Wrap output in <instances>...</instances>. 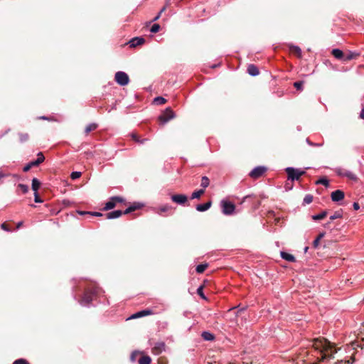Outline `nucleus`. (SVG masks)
<instances>
[{
  "mask_svg": "<svg viewBox=\"0 0 364 364\" xmlns=\"http://www.w3.org/2000/svg\"><path fill=\"white\" fill-rule=\"evenodd\" d=\"M313 347L322 353L321 360L326 358H333V354L337 352L334 346L326 338H318L313 340Z\"/></svg>",
  "mask_w": 364,
  "mask_h": 364,
  "instance_id": "obj_1",
  "label": "nucleus"
},
{
  "mask_svg": "<svg viewBox=\"0 0 364 364\" xmlns=\"http://www.w3.org/2000/svg\"><path fill=\"white\" fill-rule=\"evenodd\" d=\"M141 205L139 204V203H134L132 205L129 206V208H127L124 211H122V210H114V211H112V212H109L108 213H107L105 215H106V218L107 219H114V218H117L119 217H120L121 215H122L123 214L126 215V214H129L132 212H134L136 210H139L141 208Z\"/></svg>",
  "mask_w": 364,
  "mask_h": 364,
  "instance_id": "obj_2",
  "label": "nucleus"
},
{
  "mask_svg": "<svg viewBox=\"0 0 364 364\" xmlns=\"http://www.w3.org/2000/svg\"><path fill=\"white\" fill-rule=\"evenodd\" d=\"M95 294H96V290L95 289H85L82 299L79 301L80 304L82 306H88L93 300V298H94Z\"/></svg>",
  "mask_w": 364,
  "mask_h": 364,
  "instance_id": "obj_3",
  "label": "nucleus"
},
{
  "mask_svg": "<svg viewBox=\"0 0 364 364\" xmlns=\"http://www.w3.org/2000/svg\"><path fill=\"white\" fill-rule=\"evenodd\" d=\"M288 176V181H294V180H299L300 177L305 174L304 171H301L292 167H288L285 169Z\"/></svg>",
  "mask_w": 364,
  "mask_h": 364,
  "instance_id": "obj_4",
  "label": "nucleus"
},
{
  "mask_svg": "<svg viewBox=\"0 0 364 364\" xmlns=\"http://www.w3.org/2000/svg\"><path fill=\"white\" fill-rule=\"evenodd\" d=\"M175 117V114L173 111L170 108L167 107L158 117L159 121L164 124L168 122L169 120L173 119Z\"/></svg>",
  "mask_w": 364,
  "mask_h": 364,
  "instance_id": "obj_5",
  "label": "nucleus"
},
{
  "mask_svg": "<svg viewBox=\"0 0 364 364\" xmlns=\"http://www.w3.org/2000/svg\"><path fill=\"white\" fill-rule=\"evenodd\" d=\"M221 206L223 213L228 215L232 214L235 209V205H234V203L229 202L228 200H222Z\"/></svg>",
  "mask_w": 364,
  "mask_h": 364,
  "instance_id": "obj_6",
  "label": "nucleus"
},
{
  "mask_svg": "<svg viewBox=\"0 0 364 364\" xmlns=\"http://www.w3.org/2000/svg\"><path fill=\"white\" fill-rule=\"evenodd\" d=\"M114 79L116 82L122 86L127 85L129 81L127 74L122 71L116 73Z\"/></svg>",
  "mask_w": 364,
  "mask_h": 364,
  "instance_id": "obj_7",
  "label": "nucleus"
},
{
  "mask_svg": "<svg viewBox=\"0 0 364 364\" xmlns=\"http://www.w3.org/2000/svg\"><path fill=\"white\" fill-rule=\"evenodd\" d=\"M124 199L119 196H114L110 198V200L105 203V207L103 208V210H109L114 208L116 207L117 203H122Z\"/></svg>",
  "mask_w": 364,
  "mask_h": 364,
  "instance_id": "obj_8",
  "label": "nucleus"
},
{
  "mask_svg": "<svg viewBox=\"0 0 364 364\" xmlns=\"http://www.w3.org/2000/svg\"><path fill=\"white\" fill-rule=\"evenodd\" d=\"M266 170L267 168L264 166H257L250 173V176L254 179H257L261 177Z\"/></svg>",
  "mask_w": 364,
  "mask_h": 364,
  "instance_id": "obj_9",
  "label": "nucleus"
},
{
  "mask_svg": "<svg viewBox=\"0 0 364 364\" xmlns=\"http://www.w3.org/2000/svg\"><path fill=\"white\" fill-rule=\"evenodd\" d=\"M171 200L176 203L183 205L187 202L188 198L183 194H175L171 196Z\"/></svg>",
  "mask_w": 364,
  "mask_h": 364,
  "instance_id": "obj_10",
  "label": "nucleus"
},
{
  "mask_svg": "<svg viewBox=\"0 0 364 364\" xmlns=\"http://www.w3.org/2000/svg\"><path fill=\"white\" fill-rule=\"evenodd\" d=\"M166 344L164 342H159L156 343L154 347L151 349V352L154 355H159L163 351L166 350Z\"/></svg>",
  "mask_w": 364,
  "mask_h": 364,
  "instance_id": "obj_11",
  "label": "nucleus"
},
{
  "mask_svg": "<svg viewBox=\"0 0 364 364\" xmlns=\"http://www.w3.org/2000/svg\"><path fill=\"white\" fill-rule=\"evenodd\" d=\"M344 192L341 190L333 191L331 194V200L333 202H338L344 198Z\"/></svg>",
  "mask_w": 364,
  "mask_h": 364,
  "instance_id": "obj_12",
  "label": "nucleus"
},
{
  "mask_svg": "<svg viewBox=\"0 0 364 364\" xmlns=\"http://www.w3.org/2000/svg\"><path fill=\"white\" fill-rule=\"evenodd\" d=\"M154 314L153 311L151 309H144L140 311L136 312V314H133L130 318H141L145 316L152 315Z\"/></svg>",
  "mask_w": 364,
  "mask_h": 364,
  "instance_id": "obj_13",
  "label": "nucleus"
},
{
  "mask_svg": "<svg viewBox=\"0 0 364 364\" xmlns=\"http://www.w3.org/2000/svg\"><path fill=\"white\" fill-rule=\"evenodd\" d=\"M145 43V39L142 37L133 38L130 41V47L135 48L138 46L143 45Z\"/></svg>",
  "mask_w": 364,
  "mask_h": 364,
  "instance_id": "obj_14",
  "label": "nucleus"
},
{
  "mask_svg": "<svg viewBox=\"0 0 364 364\" xmlns=\"http://www.w3.org/2000/svg\"><path fill=\"white\" fill-rule=\"evenodd\" d=\"M247 73L252 76H256L259 75V71L256 65L250 64L247 67Z\"/></svg>",
  "mask_w": 364,
  "mask_h": 364,
  "instance_id": "obj_15",
  "label": "nucleus"
},
{
  "mask_svg": "<svg viewBox=\"0 0 364 364\" xmlns=\"http://www.w3.org/2000/svg\"><path fill=\"white\" fill-rule=\"evenodd\" d=\"M211 201H208L203 204H198L196 205V210L199 212H203L208 210L211 207Z\"/></svg>",
  "mask_w": 364,
  "mask_h": 364,
  "instance_id": "obj_16",
  "label": "nucleus"
},
{
  "mask_svg": "<svg viewBox=\"0 0 364 364\" xmlns=\"http://www.w3.org/2000/svg\"><path fill=\"white\" fill-rule=\"evenodd\" d=\"M280 255L282 257V259L288 261V262H294L296 261V259L294 257V255L289 254V253H287V252H280Z\"/></svg>",
  "mask_w": 364,
  "mask_h": 364,
  "instance_id": "obj_17",
  "label": "nucleus"
},
{
  "mask_svg": "<svg viewBox=\"0 0 364 364\" xmlns=\"http://www.w3.org/2000/svg\"><path fill=\"white\" fill-rule=\"evenodd\" d=\"M289 50L292 54L296 55L299 58L301 57V50L299 47L296 46H290Z\"/></svg>",
  "mask_w": 364,
  "mask_h": 364,
  "instance_id": "obj_18",
  "label": "nucleus"
},
{
  "mask_svg": "<svg viewBox=\"0 0 364 364\" xmlns=\"http://www.w3.org/2000/svg\"><path fill=\"white\" fill-rule=\"evenodd\" d=\"M98 127V124L96 123H92L87 125L85 129V134L87 136L92 131H95Z\"/></svg>",
  "mask_w": 364,
  "mask_h": 364,
  "instance_id": "obj_19",
  "label": "nucleus"
},
{
  "mask_svg": "<svg viewBox=\"0 0 364 364\" xmlns=\"http://www.w3.org/2000/svg\"><path fill=\"white\" fill-rule=\"evenodd\" d=\"M331 54L337 59H343L344 58L343 52L340 49H333L331 51Z\"/></svg>",
  "mask_w": 364,
  "mask_h": 364,
  "instance_id": "obj_20",
  "label": "nucleus"
},
{
  "mask_svg": "<svg viewBox=\"0 0 364 364\" xmlns=\"http://www.w3.org/2000/svg\"><path fill=\"white\" fill-rule=\"evenodd\" d=\"M360 55L358 53L349 52L346 55H344L343 60L345 61H349L350 60L355 59Z\"/></svg>",
  "mask_w": 364,
  "mask_h": 364,
  "instance_id": "obj_21",
  "label": "nucleus"
},
{
  "mask_svg": "<svg viewBox=\"0 0 364 364\" xmlns=\"http://www.w3.org/2000/svg\"><path fill=\"white\" fill-rule=\"evenodd\" d=\"M20 142L25 143L29 140V135L28 133L21 132L18 134Z\"/></svg>",
  "mask_w": 364,
  "mask_h": 364,
  "instance_id": "obj_22",
  "label": "nucleus"
},
{
  "mask_svg": "<svg viewBox=\"0 0 364 364\" xmlns=\"http://www.w3.org/2000/svg\"><path fill=\"white\" fill-rule=\"evenodd\" d=\"M201 336L203 338L205 341H213L215 338L214 335L208 331L203 332Z\"/></svg>",
  "mask_w": 364,
  "mask_h": 364,
  "instance_id": "obj_23",
  "label": "nucleus"
},
{
  "mask_svg": "<svg viewBox=\"0 0 364 364\" xmlns=\"http://www.w3.org/2000/svg\"><path fill=\"white\" fill-rule=\"evenodd\" d=\"M172 210V207L169 205H164L159 208L158 213L162 215L163 213L168 212Z\"/></svg>",
  "mask_w": 364,
  "mask_h": 364,
  "instance_id": "obj_24",
  "label": "nucleus"
},
{
  "mask_svg": "<svg viewBox=\"0 0 364 364\" xmlns=\"http://www.w3.org/2000/svg\"><path fill=\"white\" fill-rule=\"evenodd\" d=\"M41 182L36 178L32 180V189L34 192H37L40 188Z\"/></svg>",
  "mask_w": 364,
  "mask_h": 364,
  "instance_id": "obj_25",
  "label": "nucleus"
},
{
  "mask_svg": "<svg viewBox=\"0 0 364 364\" xmlns=\"http://www.w3.org/2000/svg\"><path fill=\"white\" fill-rule=\"evenodd\" d=\"M205 193L204 189H200L198 191H194L191 195V199L194 198H200L201 196H203Z\"/></svg>",
  "mask_w": 364,
  "mask_h": 364,
  "instance_id": "obj_26",
  "label": "nucleus"
},
{
  "mask_svg": "<svg viewBox=\"0 0 364 364\" xmlns=\"http://www.w3.org/2000/svg\"><path fill=\"white\" fill-rule=\"evenodd\" d=\"M327 214H328L327 211L324 210V211L321 212L320 214L313 215L312 219L314 220H322L327 216Z\"/></svg>",
  "mask_w": 364,
  "mask_h": 364,
  "instance_id": "obj_27",
  "label": "nucleus"
},
{
  "mask_svg": "<svg viewBox=\"0 0 364 364\" xmlns=\"http://www.w3.org/2000/svg\"><path fill=\"white\" fill-rule=\"evenodd\" d=\"M151 362V359L148 355H143L139 360V364H150Z\"/></svg>",
  "mask_w": 364,
  "mask_h": 364,
  "instance_id": "obj_28",
  "label": "nucleus"
},
{
  "mask_svg": "<svg viewBox=\"0 0 364 364\" xmlns=\"http://www.w3.org/2000/svg\"><path fill=\"white\" fill-rule=\"evenodd\" d=\"M210 184V180L207 176H203L201 178L200 186L203 188L202 189L206 188Z\"/></svg>",
  "mask_w": 364,
  "mask_h": 364,
  "instance_id": "obj_29",
  "label": "nucleus"
},
{
  "mask_svg": "<svg viewBox=\"0 0 364 364\" xmlns=\"http://www.w3.org/2000/svg\"><path fill=\"white\" fill-rule=\"evenodd\" d=\"M342 217H343V210H339L336 211L333 213V215L330 217V220H336L338 218H341Z\"/></svg>",
  "mask_w": 364,
  "mask_h": 364,
  "instance_id": "obj_30",
  "label": "nucleus"
},
{
  "mask_svg": "<svg viewBox=\"0 0 364 364\" xmlns=\"http://www.w3.org/2000/svg\"><path fill=\"white\" fill-rule=\"evenodd\" d=\"M154 102L156 105H161L165 104L167 100L163 97H156L154 98Z\"/></svg>",
  "mask_w": 364,
  "mask_h": 364,
  "instance_id": "obj_31",
  "label": "nucleus"
},
{
  "mask_svg": "<svg viewBox=\"0 0 364 364\" xmlns=\"http://www.w3.org/2000/svg\"><path fill=\"white\" fill-rule=\"evenodd\" d=\"M207 267H208L207 264H200L196 267V270L197 273L201 274L206 269Z\"/></svg>",
  "mask_w": 364,
  "mask_h": 364,
  "instance_id": "obj_32",
  "label": "nucleus"
},
{
  "mask_svg": "<svg viewBox=\"0 0 364 364\" xmlns=\"http://www.w3.org/2000/svg\"><path fill=\"white\" fill-rule=\"evenodd\" d=\"M17 188L23 194L26 193L28 191V186L25 184L19 183L17 186Z\"/></svg>",
  "mask_w": 364,
  "mask_h": 364,
  "instance_id": "obj_33",
  "label": "nucleus"
},
{
  "mask_svg": "<svg viewBox=\"0 0 364 364\" xmlns=\"http://www.w3.org/2000/svg\"><path fill=\"white\" fill-rule=\"evenodd\" d=\"M316 184H322L326 187L329 186V181L326 177H323L316 182Z\"/></svg>",
  "mask_w": 364,
  "mask_h": 364,
  "instance_id": "obj_34",
  "label": "nucleus"
},
{
  "mask_svg": "<svg viewBox=\"0 0 364 364\" xmlns=\"http://www.w3.org/2000/svg\"><path fill=\"white\" fill-rule=\"evenodd\" d=\"M343 176H346L351 180L357 179L356 176L353 173H352L350 171H345V173H343Z\"/></svg>",
  "mask_w": 364,
  "mask_h": 364,
  "instance_id": "obj_35",
  "label": "nucleus"
},
{
  "mask_svg": "<svg viewBox=\"0 0 364 364\" xmlns=\"http://www.w3.org/2000/svg\"><path fill=\"white\" fill-rule=\"evenodd\" d=\"M131 136L133 140L140 144H143L144 141H147L146 139L140 140L139 136L136 133H132Z\"/></svg>",
  "mask_w": 364,
  "mask_h": 364,
  "instance_id": "obj_36",
  "label": "nucleus"
},
{
  "mask_svg": "<svg viewBox=\"0 0 364 364\" xmlns=\"http://www.w3.org/2000/svg\"><path fill=\"white\" fill-rule=\"evenodd\" d=\"M45 160V156L43 155V154L42 152H39L38 154H37V163H38V164L40 165L41 163H43Z\"/></svg>",
  "mask_w": 364,
  "mask_h": 364,
  "instance_id": "obj_37",
  "label": "nucleus"
},
{
  "mask_svg": "<svg viewBox=\"0 0 364 364\" xmlns=\"http://www.w3.org/2000/svg\"><path fill=\"white\" fill-rule=\"evenodd\" d=\"M304 81H297L294 83V87L298 90H302Z\"/></svg>",
  "mask_w": 364,
  "mask_h": 364,
  "instance_id": "obj_38",
  "label": "nucleus"
},
{
  "mask_svg": "<svg viewBox=\"0 0 364 364\" xmlns=\"http://www.w3.org/2000/svg\"><path fill=\"white\" fill-rule=\"evenodd\" d=\"M159 30H160V25H159V24H158V23H155V24H154V25L151 26V29H150V31H151V33H156L159 32Z\"/></svg>",
  "mask_w": 364,
  "mask_h": 364,
  "instance_id": "obj_39",
  "label": "nucleus"
},
{
  "mask_svg": "<svg viewBox=\"0 0 364 364\" xmlns=\"http://www.w3.org/2000/svg\"><path fill=\"white\" fill-rule=\"evenodd\" d=\"M82 173L81 172H79V171H74L71 173L70 175V178L73 179V180H75L77 178H79L80 176H81Z\"/></svg>",
  "mask_w": 364,
  "mask_h": 364,
  "instance_id": "obj_40",
  "label": "nucleus"
},
{
  "mask_svg": "<svg viewBox=\"0 0 364 364\" xmlns=\"http://www.w3.org/2000/svg\"><path fill=\"white\" fill-rule=\"evenodd\" d=\"M13 364H30L26 360L20 358L18 360H16Z\"/></svg>",
  "mask_w": 364,
  "mask_h": 364,
  "instance_id": "obj_41",
  "label": "nucleus"
},
{
  "mask_svg": "<svg viewBox=\"0 0 364 364\" xmlns=\"http://www.w3.org/2000/svg\"><path fill=\"white\" fill-rule=\"evenodd\" d=\"M1 228L2 230H4L5 231H7V232L11 231V229L9 228V225L6 223H2L1 225Z\"/></svg>",
  "mask_w": 364,
  "mask_h": 364,
  "instance_id": "obj_42",
  "label": "nucleus"
},
{
  "mask_svg": "<svg viewBox=\"0 0 364 364\" xmlns=\"http://www.w3.org/2000/svg\"><path fill=\"white\" fill-rule=\"evenodd\" d=\"M312 200H313V197L310 195H308V196H306L304 199V202L306 204H309L312 202Z\"/></svg>",
  "mask_w": 364,
  "mask_h": 364,
  "instance_id": "obj_43",
  "label": "nucleus"
},
{
  "mask_svg": "<svg viewBox=\"0 0 364 364\" xmlns=\"http://www.w3.org/2000/svg\"><path fill=\"white\" fill-rule=\"evenodd\" d=\"M86 213L85 212H81L80 214H85ZM88 214H90L92 215H94V216H97V217H100V216H102L103 214L100 213V212H88L87 213Z\"/></svg>",
  "mask_w": 364,
  "mask_h": 364,
  "instance_id": "obj_44",
  "label": "nucleus"
},
{
  "mask_svg": "<svg viewBox=\"0 0 364 364\" xmlns=\"http://www.w3.org/2000/svg\"><path fill=\"white\" fill-rule=\"evenodd\" d=\"M203 287L202 286H200L199 288H198L197 289V293L203 298V299H205V295L203 294Z\"/></svg>",
  "mask_w": 364,
  "mask_h": 364,
  "instance_id": "obj_45",
  "label": "nucleus"
},
{
  "mask_svg": "<svg viewBox=\"0 0 364 364\" xmlns=\"http://www.w3.org/2000/svg\"><path fill=\"white\" fill-rule=\"evenodd\" d=\"M168 361L166 358L164 357H160L158 359V364H167Z\"/></svg>",
  "mask_w": 364,
  "mask_h": 364,
  "instance_id": "obj_46",
  "label": "nucleus"
},
{
  "mask_svg": "<svg viewBox=\"0 0 364 364\" xmlns=\"http://www.w3.org/2000/svg\"><path fill=\"white\" fill-rule=\"evenodd\" d=\"M140 353L138 352V351H134L133 352L132 354H131V356H130V359L132 361H135L136 360V358L137 356V355H139Z\"/></svg>",
  "mask_w": 364,
  "mask_h": 364,
  "instance_id": "obj_47",
  "label": "nucleus"
},
{
  "mask_svg": "<svg viewBox=\"0 0 364 364\" xmlns=\"http://www.w3.org/2000/svg\"><path fill=\"white\" fill-rule=\"evenodd\" d=\"M34 200L36 203H41L42 202V200L41 199V198L37 192L34 193Z\"/></svg>",
  "mask_w": 364,
  "mask_h": 364,
  "instance_id": "obj_48",
  "label": "nucleus"
},
{
  "mask_svg": "<svg viewBox=\"0 0 364 364\" xmlns=\"http://www.w3.org/2000/svg\"><path fill=\"white\" fill-rule=\"evenodd\" d=\"M292 186H293V181H291V182H289L287 181L286 184H285L286 190H291L292 188Z\"/></svg>",
  "mask_w": 364,
  "mask_h": 364,
  "instance_id": "obj_49",
  "label": "nucleus"
},
{
  "mask_svg": "<svg viewBox=\"0 0 364 364\" xmlns=\"http://www.w3.org/2000/svg\"><path fill=\"white\" fill-rule=\"evenodd\" d=\"M319 242H320V240H318V239L316 238L314 240L313 244H312L313 247L315 248V249L318 248V247L319 245Z\"/></svg>",
  "mask_w": 364,
  "mask_h": 364,
  "instance_id": "obj_50",
  "label": "nucleus"
},
{
  "mask_svg": "<svg viewBox=\"0 0 364 364\" xmlns=\"http://www.w3.org/2000/svg\"><path fill=\"white\" fill-rule=\"evenodd\" d=\"M31 168V165H30V164L28 163V164H26V165L23 167V171L24 172H27V171H28Z\"/></svg>",
  "mask_w": 364,
  "mask_h": 364,
  "instance_id": "obj_51",
  "label": "nucleus"
},
{
  "mask_svg": "<svg viewBox=\"0 0 364 364\" xmlns=\"http://www.w3.org/2000/svg\"><path fill=\"white\" fill-rule=\"evenodd\" d=\"M29 164L31 166V168L39 166V164H38V163H37L36 160L31 161V162H29Z\"/></svg>",
  "mask_w": 364,
  "mask_h": 364,
  "instance_id": "obj_52",
  "label": "nucleus"
},
{
  "mask_svg": "<svg viewBox=\"0 0 364 364\" xmlns=\"http://www.w3.org/2000/svg\"><path fill=\"white\" fill-rule=\"evenodd\" d=\"M353 209L358 210L360 208V205L358 203L355 202L353 205Z\"/></svg>",
  "mask_w": 364,
  "mask_h": 364,
  "instance_id": "obj_53",
  "label": "nucleus"
},
{
  "mask_svg": "<svg viewBox=\"0 0 364 364\" xmlns=\"http://www.w3.org/2000/svg\"><path fill=\"white\" fill-rule=\"evenodd\" d=\"M324 235H325V232H321L318 234L316 239H318V240H321L324 237Z\"/></svg>",
  "mask_w": 364,
  "mask_h": 364,
  "instance_id": "obj_54",
  "label": "nucleus"
},
{
  "mask_svg": "<svg viewBox=\"0 0 364 364\" xmlns=\"http://www.w3.org/2000/svg\"><path fill=\"white\" fill-rule=\"evenodd\" d=\"M336 173L338 175L343 176V173H345V171H343L341 168H339L336 170Z\"/></svg>",
  "mask_w": 364,
  "mask_h": 364,
  "instance_id": "obj_55",
  "label": "nucleus"
},
{
  "mask_svg": "<svg viewBox=\"0 0 364 364\" xmlns=\"http://www.w3.org/2000/svg\"><path fill=\"white\" fill-rule=\"evenodd\" d=\"M23 221H20L18 222L17 224H16V229H19L20 228H21L23 226Z\"/></svg>",
  "mask_w": 364,
  "mask_h": 364,
  "instance_id": "obj_56",
  "label": "nucleus"
},
{
  "mask_svg": "<svg viewBox=\"0 0 364 364\" xmlns=\"http://www.w3.org/2000/svg\"><path fill=\"white\" fill-rule=\"evenodd\" d=\"M360 117L361 119H364V107L361 110V112H360Z\"/></svg>",
  "mask_w": 364,
  "mask_h": 364,
  "instance_id": "obj_57",
  "label": "nucleus"
},
{
  "mask_svg": "<svg viewBox=\"0 0 364 364\" xmlns=\"http://www.w3.org/2000/svg\"><path fill=\"white\" fill-rule=\"evenodd\" d=\"M161 15V13H159L158 15L156 17H154V18L152 20V21H157L160 18Z\"/></svg>",
  "mask_w": 364,
  "mask_h": 364,
  "instance_id": "obj_58",
  "label": "nucleus"
},
{
  "mask_svg": "<svg viewBox=\"0 0 364 364\" xmlns=\"http://www.w3.org/2000/svg\"><path fill=\"white\" fill-rule=\"evenodd\" d=\"M166 7H167L166 6H164L161 9V11H159V13H161V14L163 12H164V11H166Z\"/></svg>",
  "mask_w": 364,
  "mask_h": 364,
  "instance_id": "obj_59",
  "label": "nucleus"
},
{
  "mask_svg": "<svg viewBox=\"0 0 364 364\" xmlns=\"http://www.w3.org/2000/svg\"><path fill=\"white\" fill-rule=\"evenodd\" d=\"M170 1L171 0H166V4L165 6H168L169 5V4H170Z\"/></svg>",
  "mask_w": 364,
  "mask_h": 364,
  "instance_id": "obj_60",
  "label": "nucleus"
},
{
  "mask_svg": "<svg viewBox=\"0 0 364 364\" xmlns=\"http://www.w3.org/2000/svg\"><path fill=\"white\" fill-rule=\"evenodd\" d=\"M343 363V360H340V361H338L337 363H336V364H342Z\"/></svg>",
  "mask_w": 364,
  "mask_h": 364,
  "instance_id": "obj_61",
  "label": "nucleus"
},
{
  "mask_svg": "<svg viewBox=\"0 0 364 364\" xmlns=\"http://www.w3.org/2000/svg\"><path fill=\"white\" fill-rule=\"evenodd\" d=\"M4 176V175L0 172V178H3Z\"/></svg>",
  "mask_w": 364,
  "mask_h": 364,
  "instance_id": "obj_62",
  "label": "nucleus"
},
{
  "mask_svg": "<svg viewBox=\"0 0 364 364\" xmlns=\"http://www.w3.org/2000/svg\"><path fill=\"white\" fill-rule=\"evenodd\" d=\"M309 247H306L305 249H304V252H306L307 250H308Z\"/></svg>",
  "mask_w": 364,
  "mask_h": 364,
  "instance_id": "obj_63",
  "label": "nucleus"
},
{
  "mask_svg": "<svg viewBox=\"0 0 364 364\" xmlns=\"http://www.w3.org/2000/svg\"><path fill=\"white\" fill-rule=\"evenodd\" d=\"M307 141H308V143H309L310 145H314L313 143L310 142L308 139H307Z\"/></svg>",
  "mask_w": 364,
  "mask_h": 364,
  "instance_id": "obj_64",
  "label": "nucleus"
}]
</instances>
